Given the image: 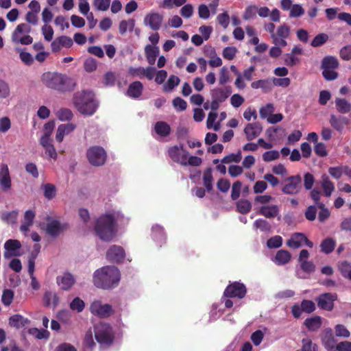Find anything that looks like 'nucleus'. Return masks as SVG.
I'll list each match as a JSON object with an SVG mask.
<instances>
[{
  "mask_svg": "<svg viewBox=\"0 0 351 351\" xmlns=\"http://www.w3.org/2000/svg\"><path fill=\"white\" fill-rule=\"evenodd\" d=\"M121 274L115 266H105L93 274V284L97 288L110 289L119 285Z\"/></svg>",
  "mask_w": 351,
  "mask_h": 351,
  "instance_id": "f257e3e1",
  "label": "nucleus"
},
{
  "mask_svg": "<svg viewBox=\"0 0 351 351\" xmlns=\"http://www.w3.org/2000/svg\"><path fill=\"white\" fill-rule=\"evenodd\" d=\"M119 213H106L96 221L95 230L97 236L104 241H111L116 235V223L119 219Z\"/></svg>",
  "mask_w": 351,
  "mask_h": 351,
  "instance_id": "f03ea898",
  "label": "nucleus"
},
{
  "mask_svg": "<svg viewBox=\"0 0 351 351\" xmlns=\"http://www.w3.org/2000/svg\"><path fill=\"white\" fill-rule=\"evenodd\" d=\"M73 102L80 114L87 116L95 114L99 107L95 93L90 90L76 92L73 95Z\"/></svg>",
  "mask_w": 351,
  "mask_h": 351,
  "instance_id": "7ed1b4c3",
  "label": "nucleus"
},
{
  "mask_svg": "<svg viewBox=\"0 0 351 351\" xmlns=\"http://www.w3.org/2000/svg\"><path fill=\"white\" fill-rule=\"evenodd\" d=\"M42 81L47 87L60 92L72 91L76 86L73 79L58 73H44Z\"/></svg>",
  "mask_w": 351,
  "mask_h": 351,
  "instance_id": "20e7f679",
  "label": "nucleus"
},
{
  "mask_svg": "<svg viewBox=\"0 0 351 351\" xmlns=\"http://www.w3.org/2000/svg\"><path fill=\"white\" fill-rule=\"evenodd\" d=\"M94 335L101 348H109L114 343V332L109 324L100 322L95 325Z\"/></svg>",
  "mask_w": 351,
  "mask_h": 351,
  "instance_id": "39448f33",
  "label": "nucleus"
},
{
  "mask_svg": "<svg viewBox=\"0 0 351 351\" xmlns=\"http://www.w3.org/2000/svg\"><path fill=\"white\" fill-rule=\"evenodd\" d=\"M32 28L26 23H21L16 26L12 34V41L15 44L30 45L33 38L29 35Z\"/></svg>",
  "mask_w": 351,
  "mask_h": 351,
  "instance_id": "423d86ee",
  "label": "nucleus"
},
{
  "mask_svg": "<svg viewBox=\"0 0 351 351\" xmlns=\"http://www.w3.org/2000/svg\"><path fill=\"white\" fill-rule=\"evenodd\" d=\"M86 157L90 165L99 167L104 165L107 158L106 152L101 146H92L86 152Z\"/></svg>",
  "mask_w": 351,
  "mask_h": 351,
  "instance_id": "0eeeda50",
  "label": "nucleus"
},
{
  "mask_svg": "<svg viewBox=\"0 0 351 351\" xmlns=\"http://www.w3.org/2000/svg\"><path fill=\"white\" fill-rule=\"evenodd\" d=\"M91 314L101 319L110 317L114 313L112 306L108 304H104L101 300H94L89 306Z\"/></svg>",
  "mask_w": 351,
  "mask_h": 351,
  "instance_id": "6e6552de",
  "label": "nucleus"
},
{
  "mask_svg": "<svg viewBox=\"0 0 351 351\" xmlns=\"http://www.w3.org/2000/svg\"><path fill=\"white\" fill-rule=\"evenodd\" d=\"M302 189V179L299 175L292 176L285 180V184L281 191L285 194L295 195Z\"/></svg>",
  "mask_w": 351,
  "mask_h": 351,
  "instance_id": "1a4fd4ad",
  "label": "nucleus"
},
{
  "mask_svg": "<svg viewBox=\"0 0 351 351\" xmlns=\"http://www.w3.org/2000/svg\"><path fill=\"white\" fill-rule=\"evenodd\" d=\"M247 293V289L244 284L239 282H234L229 284L223 291V296L226 298H243Z\"/></svg>",
  "mask_w": 351,
  "mask_h": 351,
  "instance_id": "9d476101",
  "label": "nucleus"
},
{
  "mask_svg": "<svg viewBox=\"0 0 351 351\" xmlns=\"http://www.w3.org/2000/svg\"><path fill=\"white\" fill-rule=\"evenodd\" d=\"M337 300V295L332 293H324L318 295L315 300L320 309L331 311L334 308V302Z\"/></svg>",
  "mask_w": 351,
  "mask_h": 351,
  "instance_id": "9b49d317",
  "label": "nucleus"
},
{
  "mask_svg": "<svg viewBox=\"0 0 351 351\" xmlns=\"http://www.w3.org/2000/svg\"><path fill=\"white\" fill-rule=\"evenodd\" d=\"M12 187V180L7 164L3 163L0 167V188L3 192H8Z\"/></svg>",
  "mask_w": 351,
  "mask_h": 351,
  "instance_id": "f8f14e48",
  "label": "nucleus"
},
{
  "mask_svg": "<svg viewBox=\"0 0 351 351\" xmlns=\"http://www.w3.org/2000/svg\"><path fill=\"white\" fill-rule=\"evenodd\" d=\"M276 39L273 41L275 45L280 47H285L287 45L286 38L290 35V27L287 24L280 25L276 32H275Z\"/></svg>",
  "mask_w": 351,
  "mask_h": 351,
  "instance_id": "ddd939ff",
  "label": "nucleus"
},
{
  "mask_svg": "<svg viewBox=\"0 0 351 351\" xmlns=\"http://www.w3.org/2000/svg\"><path fill=\"white\" fill-rule=\"evenodd\" d=\"M69 228L66 223H61L58 220H51L47 224L46 232L53 237H57L63 231Z\"/></svg>",
  "mask_w": 351,
  "mask_h": 351,
  "instance_id": "4468645a",
  "label": "nucleus"
},
{
  "mask_svg": "<svg viewBox=\"0 0 351 351\" xmlns=\"http://www.w3.org/2000/svg\"><path fill=\"white\" fill-rule=\"evenodd\" d=\"M163 16L157 12L147 14L144 18V24L149 26L152 30H158L162 25Z\"/></svg>",
  "mask_w": 351,
  "mask_h": 351,
  "instance_id": "2eb2a0df",
  "label": "nucleus"
},
{
  "mask_svg": "<svg viewBox=\"0 0 351 351\" xmlns=\"http://www.w3.org/2000/svg\"><path fill=\"white\" fill-rule=\"evenodd\" d=\"M21 247V242L16 239H9L4 244V257L9 258L11 256H19V250Z\"/></svg>",
  "mask_w": 351,
  "mask_h": 351,
  "instance_id": "dca6fc26",
  "label": "nucleus"
},
{
  "mask_svg": "<svg viewBox=\"0 0 351 351\" xmlns=\"http://www.w3.org/2000/svg\"><path fill=\"white\" fill-rule=\"evenodd\" d=\"M125 251L123 248L119 245H112L106 253L107 258L112 262L121 263L125 258Z\"/></svg>",
  "mask_w": 351,
  "mask_h": 351,
  "instance_id": "f3484780",
  "label": "nucleus"
},
{
  "mask_svg": "<svg viewBox=\"0 0 351 351\" xmlns=\"http://www.w3.org/2000/svg\"><path fill=\"white\" fill-rule=\"evenodd\" d=\"M263 131V127L258 122L248 123L245 129L244 133L247 141H250L258 136Z\"/></svg>",
  "mask_w": 351,
  "mask_h": 351,
  "instance_id": "a211bd4d",
  "label": "nucleus"
},
{
  "mask_svg": "<svg viewBox=\"0 0 351 351\" xmlns=\"http://www.w3.org/2000/svg\"><path fill=\"white\" fill-rule=\"evenodd\" d=\"M331 127L336 131L341 132L346 125L350 124V119L341 115L331 114L329 119Z\"/></svg>",
  "mask_w": 351,
  "mask_h": 351,
  "instance_id": "6ab92c4d",
  "label": "nucleus"
},
{
  "mask_svg": "<svg viewBox=\"0 0 351 351\" xmlns=\"http://www.w3.org/2000/svg\"><path fill=\"white\" fill-rule=\"evenodd\" d=\"M232 93L230 86L215 88L210 90L211 98L219 102H224Z\"/></svg>",
  "mask_w": 351,
  "mask_h": 351,
  "instance_id": "aec40b11",
  "label": "nucleus"
},
{
  "mask_svg": "<svg viewBox=\"0 0 351 351\" xmlns=\"http://www.w3.org/2000/svg\"><path fill=\"white\" fill-rule=\"evenodd\" d=\"M56 282L61 289L69 291L75 284V280L70 273H64L63 275L57 277Z\"/></svg>",
  "mask_w": 351,
  "mask_h": 351,
  "instance_id": "412c9836",
  "label": "nucleus"
},
{
  "mask_svg": "<svg viewBox=\"0 0 351 351\" xmlns=\"http://www.w3.org/2000/svg\"><path fill=\"white\" fill-rule=\"evenodd\" d=\"M322 341L324 348L328 351H336V341L331 329L324 331L322 337Z\"/></svg>",
  "mask_w": 351,
  "mask_h": 351,
  "instance_id": "4be33fe9",
  "label": "nucleus"
},
{
  "mask_svg": "<svg viewBox=\"0 0 351 351\" xmlns=\"http://www.w3.org/2000/svg\"><path fill=\"white\" fill-rule=\"evenodd\" d=\"M76 128V125L72 123H69L66 124H61L58 127L56 139L58 142L61 143L63 139L64 135H67L72 132Z\"/></svg>",
  "mask_w": 351,
  "mask_h": 351,
  "instance_id": "5701e85b",
  "label": "nucleus"
},
{
  "mask_svg": "<svg viewBox=\"0 0 351 351\" xmlns=\"http://www.w3.org/2000/svg\"><path fill=\"white\" fill-rule=\"evenodd\" d=\"M143 85L139 81L132 82L127 90V95L133 99L139 98L143 93Z\"/></svg>",
  "mask_w": 351,
  "mask_h": 351,
  "instance_id": "b1692460",
  "label": "nucleus"
},
{
  "mask_svg": "<svg viewBox=\"0 0 351 351\" xmlns=\"http://www.w3.org/2000/svg\"><path fill=\"white\" fill-rule=\"evenodd\" d=\"M322 319L319 315L306 318L304 322V325L310 331H316L319 330L322 324Z\"/></svg>",
  "mask_w": 351,
  "mask_h": 351,
  "instance_id": "393cba45",
  "label": "nucleus"
},
{
  "mask_svg": "<svg viewBox=\"0 0 351 351\" xmlns=\"http://www.w3.org/2000/svg\"><path fill=\"white\" fill-rule=\"evenodd\" d=\"M258 213L266 218H274L279 213V208L277 205L263 206L260 208Z\"/></svg>",
  "mask_w": 351,
  "mask_h": 351,
  "instance_id": "a878e982",
  "label": "nucleus"
},
{
  "mask_svg": "<svg viewBox=\"0 0 351 351\" xmlns=\"http://www.w3.org/2000/svg\"><path fill=\"white\" fill-rule=\"evenodd\" d=\"M337 111L341 114H351V104L343 98H336L335 100Z\"/></svg>",
  "mask_w": 351,
  "mask_h": 351,
  "instance_id": "bb28decb",
  "label": "nucleus"
},
{
  "mask_svg": "<svg viewBox=\"0 0 351 351\" xmlns=\"http://www.w3.org/2000/svg\"><path fill=\"white\" fill-rule=\"evenodd\" d=\"M145 53L148 63L151 65L154 64L159 53L158 47L147 45L145 47Z\"/></svg>",
  "mask_w": 351,
  "mask_h": 351,
  "instance_id": "cd10ccee",
  "label": "nucleus"
},
{
  "mask_svg": "<svg viewBox=\"0 0 351 351\" xmlns=\"http://www.w3.org/2000/svg\"><path fill=\"white\" fill-rule=\"evenodd\" d=\"M29 323V320L27 318H25L19 314L14 315L9 319V324L16 328L24 327Z\"/></svg>",
  "mask_w": 351,
  "mask_h": 351,
  "instance_id": "c85d7f7f",
  "label": "nucleus"
},
{
  "mask_svg": "<svg viewBox=\"0 0 351 351\" xmlns=\"http://www.w3.org/2000/svg\"><path fill=\"white\" fill-rule=\"evenodd\" d=\"M154 130L158 135L167 137L171 133V127L167 123L160 121L156 123Z\"/></svg>",
  "mask_w": 351,
  "mask_h": 351,
  "instance_id": "c756f323",
  "label": "nucleus"
},
{
  "mask_svg": "<svg viewBox=\"0 0 351 351\" xmlns=\"http://www.w3.org/2000/svg\"><path fill=\"white\" fill-rule=\"evenodd\" d=\"M304 234L296 232L291 235V238L287 241V245L291 248L297 249L302 246L303 243Z\"/></svg>",
  "mask_w": 351,
  "mask_h": 351,
  "instance_id": "7c9ffc66",
  "label": "nucleus"
},
{
  "mask_svg": "<svg viewBox=\"0 0 351 351\" xmlns=\"http://www.w3.org/2000/svg\"><path fill=\"white\" fill-rule=\"evenodd\" d=\"M291 258L289 252L285 250H280L276 252L275 256V263L278 265H282L288 263Z\"/></svg>",
  "mask_w": 351,
  "mask_h": 351,
  "instance_id": "2f4dec72",
  "label": "nucleus"
},
{
  "mask_svg": "<svg viewBox=\"0 0 351 351\" xmlns=\"http://www.w3.org/2000/svg\"><path fill=\"white\" fill-rule=\"evenodd\" d=\"M322 186L324 190V195L326 197H330L332 191L335 190L334 184L326 174H324L322 176Z\"/></svg>",
  "mask_w": 351,
  "mask_h": 351,
  "instance_id": "473e14b6",
  "label": "nucleus"
},
{
  "mask_svg": "<svg viewBox=\"0 0 351 351\" xmlns=\"http://www.w3.org/2000/svg\"><path fill=\"white\" fill-rule=\"evenodd\" d=\"M43 301L45 306L49 307L52 306L56 307L59 303V298L56 293L46 291L43 296Z\"/></svg>",
  "mask_w": 351,
  "mask_h": 351,
  "instance_id": "72a5a7b5",
  "label": "nucleus"
},
{
  "mask_svg": "<svg viewBox=\"0 0 351 351\" xmlns=\"http://www.w3.org/2000/svg\"><path fill=\"white\" fill-rule=\"evenodd\" d=\"M339 66V63L337 58L328 56L322 59L321 69H337Z\"/></svg>",
  "mask_w": 351,
  "mask_h": 351,
  "instance_id": "f704fd0d",
  "label": "nucleus"
},
{
  "mask_svg": "<svg viewBox=\"0 0 351 351\" xmlns=\"http://www.w3.org/2000/svg\"><path fill=\"white\" fill-rule=\"evenodd\" d=\"M336 245V243L332 238L328 237L322 241L320 244L322 252L328 254L331 253Z\"/></svg>",
  "mask_w": 351,
  "mask_h": 351,
  "instance_id": "c9c22d12",
  "label": "nucleus"
},
{
  "mask_svg": "<svg viewBox=\"0 0 351 351\" xmlns=\"http://www.w3.org/2000/svg\"><path fill=\"white\" fill-rule=\"evenodd\" d=\"M251 86L254 89L262 88L264 93H269L271 90V86L267 80H259L253 82Z\"/></svg>",
  "mask_w": 351,
  "mask_h": 351,
  "instance_id": "e433bc0d",
  "label": "nucleus"
},
{
  "mask_svg": "<svg viewBox=\"0 0 351 351\" xmlns=\"http://www.w3.org/2000/svg\"><path fill=\"white\" fill-rule=\"evenodd\" d=\"M213 180L212 169L208 167L204 170L203 174V183L208 191L213 189Z\"/></svg>",
  "mask_w": 351,
  "mask_h": 351,
  "instance_id": "4c0bfd02",
  "label": "nucleus"
},
{
  "mask_svg": "<svg viewBox=\"0 0 351 351\" xmlns=\"http://www.w3.org/2000/svg\"><path fill=\"white\" fill-rule=\"evenodd\" d=\"M181 151H184L183 145H180V146L175 145L171 147L168 149L169 156L173 162H177L179 161V158H180Z\"/></svg>",
  "mask_w": 351,
  "mask_h": 351,
  "instance_id": "58836bf2",
  "label": "nucleus"
},
{
  "mask_svg": "<svg viewBox=\"0 0 351 351\" xmlns=\"http://www.w3.org/2000/svg\"><path fill=\"white\" fill-rule=\"evenodd\" d=\"M252 209V204L247 199H240L237 203V210L241 214H247L250 212Z\"/></svg>",
  "mask_w": 351,
  "mask_h": 351,
  "instance_id": "ea45409f",
  "label": "nucleus"
},
{
  "mask_svg": "<svg viewBox=\"0 0 351 351\" xmlns=\"http://www.w3.org/2000/svg\"><path fill=\"white\" fill-rule=\"evenodd\" d=\"M41 188L44 191V196L47 199H52L56 195V188L55 185L52 184H45L41 186Z\"/></svg>",
  "mask_w": 351,
  "mask_h": 351,
  "instance_id": "a19ab883",
  "label": "nucleus"
},
{
  "mask_svg": "<svg viewBox=\"0 0 351 351\" xmlns=\"http://www.w3.org/2000/svg\"><path fill=\"white\" fill-rule=\"evenodd\" d=\"M338 269L344 278L351 280V263L343 261L339 263Z\"/></svg>",
  "mask_w": 351,
  "mask_h": 351,
  "instance_id": "79ce46f5",
  "label": "nucleus"
},
{
  "mask_svg": "<svg viewBox=\"0 0 351 351\" xmlns=\"http://www.w3.org/2000/svg\"><path fill=\"white\" fill-rule=\"evenodd\" d=\"M135 25V21L134 19H129L128 21L122 20L119 23V31L121 35H123L127 32L128 29L132 31Z\"/></svg>",
  "mask_w": 351,
  "mask_h": 351,
  "instance_id": "37998d69",
  "label": "nucleus"
},
{
  "mask_svg": "<svg viewBox=\"0 0 351 351\" xmlns=\"http://www.w3.org/2000/svg\"><path fill=\"white\" fill-rule=\"evenodd\" d=\"M40 246L39 245H34L35 254L34 252L32 253L31 256L28 260V272L29 276H33L34 272L35 267V259L37 256V254L39 252Z\"/></svg>",
  "mask_w": 351,
  "mask_h": 351,
  "instance_id": "c03bdc74",
  "label": "nucleus"
},
{
  "mask_svg": "<svg viewBox=\"0 0 351 351\" xmlns=\"http://www.w3.org/2000/svg\"><path fill=\"white\" fill-rule=\"evenodd\" d=\"M69 306L72 311H77V313H81L84 309L85 303L81 298H80L79 297H76L70 303Z\"/></svg>",
  "mask_w": 351,
  "mask_h": 351,
  "instance_id": "a18cd8bd",
  "label": "nucleus"
},
{
  "mask_svg": "<svg viewBox=\"0 0 351 351\" xmlns=\"http://www.w3.org/2000/svg\"><path fill=\"white\" fill-rule=\"evenodd\" d=\"M18 214V212L16 210L5 212L1 214V218L3 221L8 223H14L16 221Z\"/></svg>",
  "mask_w": 351,
  "mask_h": 351,
  "instance_id": "49530a36",
  "label": "nucleus"
},
{
  "mask_svg": "<svg viewBox=\"0 0 351 351\" xmlns=\"http://www.w3.org/2000/svg\"><path fill=\"white\" fill-rule=\"evenodd\" d=\"M57 117L60 121H65L71 120L73 114L70 109L62 108L58 111Z\"/></svg>",
  "mask_w": 351,
  "mask_h": 351,
  "instance_id": "de8ad7c7",
  "label": "nucleus"
},
{
  "mask_svg": "<svg viewBox=\"0 0 351 351\" xmlns=\"http://www.w3.org/2000/svg\"><path fill=\"white\" fill-rule=\"evenodd\" d=\"M111 0H93L94 8L99 11H106L110 5Z\"/></svg>",
  "mask_w": 351,
  "mask_h": 351,
  "instance_id": "09e8293b",
  "label": "nucleus"
},
{
  "mask_svg": "<svg viewBox=\"0 0 351 351\" xmlns=\"http://www.w3.org/2000/svg\"><path fill=\"white\" fill-rule=\"evenodd\" d=\"M84 346L92 350L95 347V343L93 337V332L90 329L87 330L84 338Z\"/></svg>",
  "mask_w": 351,
  "mask_h": 351,
  "instance_id": "8fccbe9b",
  "label": "nucleus"
},
{
  "mask_svg": "<svg viewBox=\"0 0 351 351\" xmlns=\"http://www.w3.org/2000/svg\"><path fill=\"white\" fill-rule=\"evenodd\" d=\"M328 39L327 34L322 33L315 36L311 42V45L313 47H317L323 45Z\"/></svg>",
  "mask_w": 351,
  "mask_h": 351,
  "instance_id": "3c124183",
  "label": "nucleus"
},
{
  "mask_svg": "<svg viewBox=\"0 0 351 351\" xmlns=\"http://www.w3.org/2000/svg\"><path fill=\"white\" fill-rule=\"evenodd\" d=\"M303 312L306 313H311L316 309L315 304L310 300H303L300 304Z\"/></svg>",
  "mask_w": 351,
  "mask_h": 351,
  "instance_id": "603ef678",
  "label": "nucleus"
},
{
  "mask_svg": "<svg viewBox=\"0 0 351 351\" xmlns=\"http://www.w3.org/2000/svg\"><path fill=\"white\" fill-rule=\"evenodd\" d=\"M282 245V239L280 236H274L269 239L267 241V245L269 248H278Z\"/></svg>",
  "mask_w": 351,
  "mask_h": 351,
  "instance_id": "864d4df0",
  "label": "nucleus"
},
{
  "mask_svg": "<svg viewBox=\"0 0 351 351\" xmlns=\"http://www.w3.org/2000/svg\"><path fill=\"white\" fill-rule=\"evenodd\" d=\"M14 292L11 289H5L1 296V302L5 306H10L12 302Z\"/></svg>",
  "mask_w": 351,
  "mask_h": 351,
  "instance_id": "5fc2aeb1",
  "label": "nucleus"
},
{
  "mask_svg": "<svg viewBox=\"0 0 351 351\" xmlns=\"http://www.w3.org/2000/svg\"><path fill=\"white\" fill-rule=\"evenodd\" d=\"M254 226L263 232H268L271 230V225L267 221L262 219L256 220L254 222Z\"/></svg>",
  "mask_w": 351,
  "mask_h": 351,
  "instance_id": "6e6d98bb",
  "label": "nucleus"
},
{
  "mask_svg": "<svg viewBox=\"0 0 351 351\" xmlns=\"http://www.w3.org/2000/svg\"><path fill=\"white\" fill-rule=\"evenodd\" d=\"M237 53V49L235 47H226L223 50L222 56L225 59L232 60L234 58Z\"/></svg>",
  "mask_w": 351,
  "mask_h": 351,
  "instance_id": "4d7b16f0",
  "label": "nucleus"
},
{
  "mask_svg": "<svg viewBox=\"0 0 351 351\" xmlns=\"http://www.w3.org/2000/svg\"><path fill=\"white\" fill-rule=\"evenodd\" d=\"M241 160V154L240 152L237 154H230L229 155L226 156L222 160L221 162L225 164H228L232 162H239Z\"/></svg>",
  "mask_w": 351,
  "mask_h": 351,
  "instance_id": "13d9d810",
  "label": "nucleus"
},
{
  "mask_svg": "<svg viewBox=\"0 0 351 351\" xmlns=\"http://www.w3.org/2000/svg\"><path fill=\"white\" fill-rule=\"evenodd\" d=\"M317 207L320 208V211L318 215V219L320 222H324L330 216V212L328 208L325 207L324 204H318Z\"/></svg>",
  "mask_w": 351,
  "mask_h": 351,
  "instance_id": "bf43d9fd",
  "label": "nucleus"
},
{
  "mask_svg": "<svg viewBox=\"0 0 351 351\" xmlns=\"http://www.w3.org/2000/svg\"><path fill=\"white\" fill-rule=\"evenodd\" d=\"M173 106L178 111H184L187 108V103L180 97L173 99L172 101Z\"/></svg>",
  "mask_w": 351,
  "mask_h": 351,
  "instance_id": "052dcab7",
  "label": "nucleus"
},
{
  "mask_svg": "<svg viewBox=\"0 0 351 351\" xmlns=\"http://www.w3.org/2000/svg\"><path fill=\"white\" fill-rule=\"evenodd\" d=\"M279 157L280 154L277 150L267 151L263 154V160L265 162H271L277 160Z\"/></svg>",
  "mask_w": 351,
  "mask_h": 351,
  "instance_id": "680f3d73",
  "label": "nucleus"
},
{
  "mask_svg": "<svg viewBox=\"0 0 351 351\" xmlns=\"http://www.w3.org/2000/svg\"><path fill=\"white\" fill-rule=\"evenodd\" d=\"M314 152L319 157H325L328 155L326 146L323 143H317L314 147Z\"/></svg>",
  "mask_w": 351,
  "mask_h": 351,
  "instance_id": "e2e57ef3",
  "label": "nucleus"
},
{
  "mask_svg": "<svg viewBox=\"0 0 351 351\" xmlns=\"http://www.w3.org/2000/svg\"><path fill=\"white\" fill-rule=\"evenodd\" d=\"M304 14V10L299 4L293 5L290 10L289 16L291 18L299 17Z\"/></svg>",
  "mask_w": 351,
  "mask_h": 351,
  "instance_id": "0e129e2a",
  "label": "nucleus"
},
{
  "mask_svg": "<svg viewBox=\"0 0 351 351\" xmlns=\"http://www.w3.org/2000/svg\"><path fill=\"white\" fill-rule=\"evenodd\" d=\"M242 184L240 181L234 182L232 186L231 198L233 200L237 199L240 196Z\"/></svg>",
  "mask_w": 351,
  "mask_h": 351,
  "instance_id": "69168bd1",
  "label": "nucleus"
},
{
  "mask_svg": "<svg viewBox=\"0 0 351 351\" xmlns=\"http://www.w3.org/2000/svg\"><path fill=\"white\" fill-rule=\"evenodd\" d=\"M84 70L87 72H93L97 69V62L93 58H87L84 63Z\"/></svg>",
  "mask_w": 351,
  "mask_h": 351,
  "instance_id": "338daca9",
  "label": "nucleus"
},
{
  "mask_svg": "<svg viewBox=\"0 0 351 351\" xmlns=\"http://www.w3.org/2000/svg\"><path fill=\"white\" fill-rule=\"evenodd\" d=\"M339 55L343 60L348 61L351 60V45L343 47L340 50Z\"/></svg>",
  "mask_w": 351,
  "mask_h": 351,
  "instance_id": "774afa93",
  "label": "nucleus"
}]
</instances>
